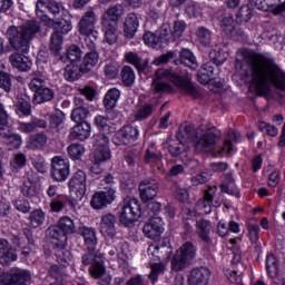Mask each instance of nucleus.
<instances>
[{"mask_svg":"<svg viewBox=\"0 0 285 285\" xmlns=\"http://www.w3.org/2000/svg\"><path fill=\"white\" fill-rule=\"evenodd\" d=\"M41 32V24L37 20H28L20 26H9L6 31L8 43L14 53L9 56L12 68L19 72H30L32 60L28 55L33 39Z\"/></svg>","mask_w":285,"mask_h":285,"instance_id":"1","label":"nucleus"},{"mask_svg":"<svg viewBox=\"0 0 285 285\" xmlns=\"http://www.w3.org/2000/svg\"><path fill=\"white\" fill-rule=\"evenodd\" d=\"M249 66L252 82L258 95H268L271 83L277 90H285V72L277 65L271 60H262L253 56Z\"/></svg>","mask_w":285,"mask_h":285,"instance_id":"2","label":"nucleus"},{"mask_svg":"<svg viewBox=\"0 0 285 285\" xmlns=\"http://www.w3.org/2000/svg\"><path fill=\"white\" fill-rule=\"evenodd\" d=\"M179 141H190L195 139L196 153L206 154L215 149L222 139V130L215 126L195 129V125L185 122L180 125L176 135Z\"/></svg>","mask_w":285,"mask_h":285,"instance_id":"3","label":"nucleus"},{"mask_svg":"<svg viewBox=\"0 0 285 285\" xmlns=\"http://www.w3.org/2000/svg\"><path fill=\"white\" fill-rule=\"evenodd\" d=\"M186 76V71L181 70V67H177L175 70L173 69H158L156 71V77L153 81V90L155 92H171L173 87L168 85L166 81H171L176 86L180 87V92L184 95H189V97H194L197 99L199 97V91L195 88V85L190 82V80L184 78Z\"/></svg>","mask_w":285,"mask_h":285,"instance_id":"4","label":"nucleus"},{"mask_svg":"<svg viewBox=\"0 0 285 285\" xmlns=\"http://www.w3.org/2000/svg\"><path fill=\"white\" fill-rule=\"evenodd\" d=\"M102 181H105V184L108 186L102 188L100 191H96L90 202V205L95 208V210H101L110 206V204L117 199V188H115V185H112L115 184V177L109 174L104 177Z\"/></svg>","mask_w":285,"mask_h":285,"instance_id":"5","label":"nucleus"},{"mask_svg":"<svg viewBox=\"0 0 285 285\" xmlns=\"http://www.w3.org/2000/svg\"><path fill=\"white\" fill-rule=\"evenodd\" d=\"M81 264L82 266H89L88 273L92 279H101L106 275L104 254L97 250V247L92 249L86 247V252L81 256Z\"/></svg>","mask_w":285,"mask_h":285,"instance_id":"6","label":"nucleus"},{"mask_svg":"<svg viewBox=\"0 0 285 285\" xmlns=\"http://www.w3.org/2000/svg\"><path fill=\"white\" fill-rule=\"evenodd\" d=\"M197 259V246L190 242L184 243L171 259V271H184Z\"/></svg>","mask_w":285,"mask_h":285,"instance_id":"7","label":"nucleus"},{"mask_svg":"<svg viewBox=\"0 0 285 285\" xmlns=\"http://www.w3.org/2000/svg\"><path fill=\"white\" fill-rule=\"evenodd\" d=\"M63 10V4L55 0H38L36 3V14L41 21L49 26H55V20L48 18V13L52 17H59Z\"/></svg>","mask_w":285,"mask_h":285,"instance_id":"8","label":"nucleus"},{"mask_svg":"<svg viewBox=\"0 0 285 285\" xmlns=\"http://www.w3.org/2000/svg\"><path fill=\"white\" fill-rule=\"evenodd\" d=\"M141 217V207L139 206V202L137 199H130L124 207L121 208L119 222L122 226L130 228L137 219Z\"/></svg>","mask_w":285,"mask_h":285,"instance_id":"9","label":"nucleus"},{"mask_svg":"<svg viewBox=\"0 0 285 285\" xmlns=\"http://www.w3.org/2000/svg\"><path fill=\"white\" fill-rule=\"evenodd\" d=\"M50 176L53 181H66L70 177V163L60 156H55L51 159Z\"/></svg>","mask_w":285,"mask_h":285,"instance_id":"10","label":"nucleus"},{"mask_svg":"<svg viewBox=\"0 0 285 285\" xmlns=\"http://www.w3.org/2000/svg\"><path fill=\"white\" fill-rule=\"evenodd\" d=\"M68 187L70 193L78 195V199H83L88 190V176L86 171L78 169L69 179Z\"/></svg>","mask_w":285,"mask_h":285,"instance_id":"11","label":"nucleus"},{"mask_svg":"<svg viewBox=\"0 0 285 285\" xmlns=\"http://www.w3.org/2000/svg\"><path fill=\"white\" fill-rule=\"evenodd\" d=\"M139 137V129L137 127L127 125L118 130L112 137V144L116 146H128Z\"/></svg>","mask_w":285,"mask_h":285,"instance_id":"12","label":"nucleus"},{"mask_svg":"<svg viewBox=\"0 0 285 285\" xmlns=\"http://www.w3.org/2000/svg\"><path fill=\"white\" fill-rule=\"evenodd\" d=\"M138 190L144 204L153 202L159 193V181L157 179H145L139 183Z\"/></svg>","mask_w":285,"mask_h":285,"instance_id":"13","label":"nucleus"},{"mask_svg":"<svg viewBox=\"0 0 285 285\" xmlns=\"http://www.w3.org/2000/svg\"><path fill=\"white\" fill-rule=\"evenodd\" d=\"M95 23H97V13L92 10L87 11L78 23V32L82 37L98 35L97 30H95Z\"/></svg>","mask_w":285,"mask_h":285,"instance_id":"14","label":"nucleus"},{"mask_svg":"<svg viewBox=\"0 0 285 285\" xmlns=\"http://www.w3.org/2000/svg\"><path fill=\"white\" fill-rule=\"evenodd\" d=\"M219 78V67L213 65V62H206L200 67L199 72L197 73V80L203 86H208L210 81Z\"/></svg>","mask_w":285,"mask_h":285,"instance_id":"15","label":"nucleus"},{"mask_svg":"<svg viewBox=\"0 0 285 285\" xmlns=\"http://www.w3.org/2000/svg\"><path fill=\"white\" fill-rule=\"evenodd\" d=\"M48 128V121L46 119L32 116L29 122L18 121V130L23 135H30L37 132V130H46Z\"/></svg>","mask_w":285,"mask_h":285,"instance_id":"16","label":"nucleus"},{"mask_svg":"<svg viewBox=\"0 0 285 285\" xmlns=\"http://www.w3.org/2000/svg\"><path fill=\"white\" fill-rule=\"evenodd\" d=\"M142 233L149 239H159L164 233V220L161 217H153L142 227Z\"/></svg>","mask_w":285,"mask_h":285,"instance_id":"17","label":"nucleus"},{"mask_svg":"<svg viewBox=\"0 0 285 285\" xmlns=\"http://www.w3.org/2000/svg\"><path fill=\"white\" fill-rule=\"evenodd\" d=\"M46 237L55 248H66L68 236L57 225L46 230Z\"/></svg>","mask_w":285,"mask_h":285,"instance_id":"18","label":"nucleus"},{"mask_svg":"<svg viewBox=\"0 0 285 285\" xmlns=\"http://www.w3.org/2000/svg\"><path fill=\"white\" fill-rule=\"evenodd\" d=\"M73 104L76 108L71 111V121L76 124H87L86 119L90 117V109L86 107L83 99L80 97H76Z\"/></svg>","mask_w":285,"mask_h":285,"instance_id":"19","label":"nucleus"},{"mask_svg":"<svg viewBox=\"0 0 285 285\" xmlns=\"http://www.w3.org/2000/svg\"><path fill=\"white\" fill-rule=\"evenodd\" d=\"M3 285H28L30 284V273L24 269L13 268L7 276L6 282L1 281Z\"/></svg>","mask_w":285,"mask_h":285,"instance_id":"20","label":"nucleus"},{"mask_svg":"<svg viewBox=\"0 0 285 285\" xmlns=\"http://www.w3.org/2000/svg\"><path fill=\"white\" fill-rule=\"evenodd\" d=\"M210 279V269L208 267H195L188 276L189 285H208Z\"/></svg>","mask_w":285,"mask_h":285,"instance_id":"21","label":"nucleus"},{"mask_svg":"<svg viewBox=\"0 0 285 285\" xmlns=\"http://www.w3.org/2000/svg\"><path fill=\"white\" fill-rule=\"evenodd\" d=\"M147 253L151 257L150 262H161L163 259H168L173 250L168 245L155 243L149 245Z\"/></svg>","mask_w":285,"mask_h":285,"instance_id":"22","label":"nucleus"},{"mask_svg":"<svg viewBox=\"0 0 285 285\" xmlns=\"http://www.w3.org/2000/svg\"><path fill=\"white\" fill-rule=\"evenodd\" d=\"M215 195H217V187L209 186L205 190L203 198H200L196 204L198 210H200L205 215H210L213 210V199H215Z\"/></svg>","mask_w":285,"mask_h":285,"instance_id":"23","label":"nucleus"},{"mask_svg":"<svg viewBox=\"0 0 285 285\" xmlns=\"http://www.w3.org/2000/svg\"><path fill=\"white\" fill-rule=\"evenodd\" d=\"M117 224V217L114 214H105L101 217L100 223V233L104 237H108L109 239H115V235H117V228L115 225Z\"/></svg>","mask_w":285,"mask_h":285,"instance_id":"24","label":"nucleus"},{"mask_svg":"<svg viewBox=\"0 0 285 285\" xmlns=\"http://www.w3.org/2000/svg\"><path fill=\"white\" fill-rule=\"evenodd\" d=\"M125 61L130 63L136 68L138 75H144L148 72L149 61L148 59H144L139 53L135 51H128L125 53Z\"/></svg>","mask_w":285,"mask_h":285,"instance_id":"25","label":"nucleus"},{"mask_svg":"<svg viewBox=\"0 0 285 285\" xmlns=\"http://www.w3.org/2000/svg\"><path fill=\"white\" fill-rule=\"evenodd\" d=\"M31 91L33 92L32 101L35 106L48 104V101H52V99H55V90L50 89V87H46V85H42L36 89H31Z\"/></svg>","mask_w":285,"mask_h":285,"instance_id":"26","label":"nucleus"},{"mask_svg":"<svg viewBox=\"0 0 285 285\" xmlns=\"http://www.w3.org/2000/svg\"><path fill=\"white\" fill-rule=\"evenodd\" d=\"M175 66H185V68H189L190 70H197L199 68V62H197V57H195V53L190 51V49H183L179 52L178 60L174 61Z\"/></svg>","mask_w":285,"mask_h":285,"instance_id":"27","label":"nucleus"},{"mask_svg":"<svg viewBox=\"0 0 285 285\" xmlns=\"http://www.w3.org/2000/svg\"><path fill=\"white\" fill-rule=\"evenodd\" d=\"M139 30V17L135 13H128L124 21V36L126 39H135Z\"/></svg>","mask_w":285,"mask_h":285,"instance_id":"28","label":"nucleus"},{"mask_svg":"<svg viewBox=\"0 0 285 285\" xmlns=\"http://www.w3.org/2000/svg\"><path fill=\"white\" fill-rule=\"evenodd\" d=\"M11 262H17V253L10 243L2 238L0 239V264L8 266Z\"/></svg>","mask_w":285,"mask_h":285,"instance_id":"29","label":"nucleus"},{"mask_svg":"<svg viewBox=\"0 0 285 285\" xmlns=\"http://www.w3.org/2000/svg\"><path fill=\"white\" fill-rule=\"evenodd\" d=\"M124 12H125L124 6L121 4L111 6L101 16V21L107 23H116L119 26V19H121Z\"/></svg>","mask_w":285,"mask_h":285,"instance_id":"30","label":"nucleus"},{"mask_svg":"<svg viewBox=\"0 0 285 285\" xmlns=\"http://www.w3.org/2000/svg\"><path fill=\"white\" fill-rule=\"evenodd\" d=\"M118 28L119 27L116 23L101 21V30L105 35V41L109 46L117 43V39L119 37Z\"/></svg>","mask_w":285,"mask_h":285,"instance_id":"31","label":"nucleus"},{"mask_svg":"<svg viewBox=\"0 0 285 285\" xmlns=\"http://www.w3.org/2000/svg\"><path fill=\"white\" fill-rule=\"evenodd\" d=\"M97 63H99V52L88 51L79 66V72H81V75H88Z\"/></svg>","mask_w":285,"mask_h":285,"instance_id":"32","label":"nucleus"},{"mask_svg":"<svg viewBox=\"0 0 285 285\" xmlns=\"http://www.w3.org/2000/svg\"><path fill=\"white\" fill-rule=\"evenodd\" d=\"M7 130V132L3 131L0 135L8 150H19V148H21V145L23 144V138H21L19 134L10 131V129Z\"/></svg>","mask_w":285,"mask_h":285,"instance_id":"33","label":"nucleus"},{"mask_svg":"<svg viewBox=\"0 0 285 285\" xmlns=\"http://www.w3.org/2000/svg\"><path fill=\"white\" fill-rule=\"evenodd\" d=\"M156 110L157 104L155 102V100L140 104L135 112V118L137 119V121H144L148 119V117H151Z\"/></svg>","mask_w":285,"mask_h":285,"instance_id":"34","label":"nucleus"},{"mask_svg":"<svg viewBox=\"0 0 285 285\" xmlns=\"http://www.w3.org/2000/svg\"><path fill=\"white\" fill-rule=\"evenodd\" d=\"M62 46H63V36H61V32L56 31L51 33L50 43H49L50 52H52L55 57H59L60 61H66V58L61 56Z\"/></svg>","mask_w":285,"mask_h":285,"instance_id":"35","label":"nucleus"},{"mask_svg":"<svg viewBox=\"0 0 285 285\" xmlns=\"http://www.w3.org/2000/svg\"><path fill=\"white\" fill-rule=\"evenodd\" d=\"M79 235L83 237L86 248H89L90 250L97 248V232L95 228L81 227L79 229Z\"/></svg>","mask_w":285,"mask_h":285,"instance_id":"36","label":"nucleus"},{"mask_svg":"<svg viewBox=\"0 0 285 285\" xmlns=\"http://www.w3.org/2000/svg\"><path fill=\"white\" fill-rule=\"evenodd\" d=\"M48 144V135L40 131L29 137L28 147L30 150H43Z\"/></svg>","mask_w":285,"mask_h":285,"instance_id":"37","label":"nucleus"},{"mask_svg":"<svg viewBox=\"0 0 285 285\" xmlns=\"http://www.w3.org/2000/svg\"><path fill=\"white\" fill-rule=\"evenodd\" d=\"M124 159L130 168H135L141 164V150L129 147L124 151Z\"/></svg>","mask_w":285,"mask_h":285,"instance_id":"38","label":"nucleus"},{"mask_svg":"<svg viewBox=\"0 0 285 285\" xmlns=\"http://www.w3.org/2000/svg\"><path fill=\"white\" fill-rule=\"evenodd\" d=\"M157 32L164 48H166V46L169 43H173V41H176L173 27L168 22L163 23Z\"/></svg>","mask_w":285,"mask_h":285,"instance_id":"39","label":"nucleus"},{"mask_svg":"<svg viewBox=\"0 0 285 285\" xmlns=\"http://www.w3.org/2000/svg\"><path fill=\"white\" fill-rule=\"evenodd\" d=\"M197 235L204 244H210V223L206 219H200L196 223Z\"/></svg>","mask_w":285,"mask_h":285,"instance_id":"40","label":"nucleus"},{"mask_svg":"<svg viewBox=\"0 0 285 285\" xmlns=\"http://www.w3.org/2000/svg\"><path fill=\"white\" fill-rule=\"evenodd\" d=\"M62 233L68 237V235H75L77 233V225L75 220L68 216H63L58 220L56 225Z\"/></svg>","mask_w":285,"mask_h":285,"instance_id":"41","label":"nucleus"},{"mask_svg":"<svg viewBox=\"0 0 285 285\" xmlns=\"http://www.w3.org/2000/svg\"><path fill=\"white\" fill-rule=\"evenodd\" d=\"M121 97V91L117 88H111L107 91L104 98V106L107 110H112L117 106L119 98Z\"/></svg>","mask_w":285,"mask_h":285,"instance_id":"42","label":"nucleus"},{"mask_svg":"<svg viewBox=\"0 0 285 285\" xmlns=\"http://www.w3.org/2000/svg\"><path fill=\"white\" fill-rule=\"evenodd\" d=\"M90 131H91L90 124L78 122V125H76L72 128L71 135H73V137L76 139H79L80 141H86V139H88V137H90Z\"/></svg>","mask_w":285,"mask_h":285,"instance_id":"43","label":"nucleus"},{"mask_svg":"<svg viewBox=\"0 0 285 285\" xmlns=\"http://www.w3.org/2000/svg\"><path fill=\"white\" fill-rule=\"evenodd\" d=\"M266 273L272 279H275L279 275V261L273 254L266 257Z\"/></svg>","mask_w":285,"mask_h":285,"instance_id":"44","label":"nucleus"},{"mask_svg":"<svg viewBox=\"0 0 285 285\" xmlns=\"http://www.w3.org/2000/svg\"><path fill=\"white\" fill-rule=\"evenodd\" d=\"M66 120V114L63 111L57 109L55 114L49 117V128L59 132L61 126H63V121Z\"/></svg>","mask_w":285,"mask_h":285,"instance_id":"45","label":"nucleus"},{"mask_svg":"<svg viewBox=\"0 0 285 285\" xmlns=\"http://www.w3.org/2000/svg\"><path fill=\"white\" fill-rule=\"evenodd\" d=\"M142 40L145 41L146 46H149L150 48H156V50L164 48V43L161 42V39L159 38V33L157 31L155 33L147 31L146 33H144Z\"/></svg>","mask_w":285,"mask_h":285,"instance_id":"46","label":"nucleus"},{"mask_svg":"<svg viewBox=\"0 0 285 285\" xmlns=\"http://www.w3.org/2000/svg\"><path fill=\"white\" fill-rule=\"evenodd\" d=\"M120 77L126 88H130L131 86L135 85L136 76H135V69H132V67L124 66L120 71Z\"/></svg>","mask_w":285,"mask_h":285,"instance_id":"47","label":"nucleus"},{"mask_svg":"<svg viewBox=\"0 0 285 285\" xmlns=\"http://www.w3.org/2000/svg\"><path fill=\"white\" fill-rule=\"evenodd\" d=\"M196 38L200 46L208 48L213 43V33L205 27H199L196 31Z\"/></svg>","mask_w":285,"mask_h":285,"instance_id":"48","label":"nucleus"},{"mask_svg":"<svg viewBox=\"0 0 285 285\" xmlns=\"http://www.w3.org/2000/svg\"><path fill=\"white\" fill-rule=\"evenodd\" d=\"M43 222H46V213L41 209H35L29 215V226L30 228H39L43 226Z\"/></svg>","mask_w":285,"mask_h":285,"instance_id":"49","label":"nucleus"},{"mask_svg":"<svg viewBox=\"0 0 285 285\" xmlns=\"http://www.w3.org/2000/svg\"><path fill=\"white\" fill-rule=\"evenodd\" d=\"M150 264V274L148 275V279H150L151 283H156L159 279V275H164V271H166V266L161 264V261L159 262H149Z\"/></svg>","mask_w":285,"mask_h":285,"instance_id":"50","label":"nucleus"},{"mask_svg":"<svg viewBox=\"0 0 285 285\" xmlns=\"http://www.w3.org/2000/svg\"><path fill=\"white\" fill-rule=\"evenodd\" d=\"M10 128H12V118L6 110V106L0 102V130L3 132V130H10Z\"/></svg>","mask_w":285,"mask_h":285,"instance_id":"51","label":"nucleus"},{"mask_svg":"<svg viewBox=\"0 0 285 285\" xmlns=\"http://www.w3.org/2000/svg\"><path fill=\"white\" fill-rule=\"evenodd\" d=\"M220 27L223 28L224 32H228L229 35H232V37H235V35H237V30L235 29V19L230 13H227L223 17V19L220 20Z\"/></svg>","mask_w":285,"mask_h":285,"instance_id":"52","label":"nucleus"},{"mask_svg":"<svg viewBox=\"0 0 285 285\" xmlns=\"http://www.w3.org/2000/svg\"><path fill=\"white\" fill-rule=\"evenodd\" d=\"M56 250V259L58 264L61 266H69L70 261L72 259V254H70V250L66 249V247H55Z\"/></svg>","mask_w":285,"mask_h":285,"instance_id":"53","label":"nucleus"},{"mask_svg":"<svg viewBox=\"0 0 285 285\" xmlns=\"http://www.w3.org/2000/svg\"><path fill=\"white\" fill-rule=\"evenodd\" d=\"M49 275L50 277H53L56 282L60 285H63L66 279H68V274L63 272V268L59 267L58 265H52L49 268Z\"/></svg>","mask_w":285,"mask_h":285,"instance_id":"54","label":"nucleus"},{"mask_svg":"<svg viewBox=\"0 0 285 285\" xmlns=\"http://www.w3.org/2000/svg\"><path fill=\"white\" fill-rule=\"evenodd\" d=\"M110 159V148L108 147H97L94 153V161L96 165L104 164Z\"/></svg>","mask_w":285,"mask_h":285,"instance_id":"55","label":"nucleus"},{"mask_svg":"<svg viewBox=\"0 0 285 285\" xmlns=\"http://www.w3.org/2000/svg\"><path fill=\"white\" fill-rule=\"evenodd\" d=\"M63 75L67 81H77V79L81 78V71H79V67L75 65L67 66Z\"/></svg>","mask_w":285,"mask_h":285,"instance_id":"56","label":"nucleus"},{"mask_svg":"<svg viewBox=\"0 0 285 285\" xmlns=\"http://www.w3.org/2000/svg\"><path fill=\"white\" fill-rule=\"evenodd\" d=\"M43 85H46V76L40 71L33 72L32 79L29 82V89L35 90L36 88H41Z\"/></svg>","mask_w":285,"mask_h":285,"instance_id":"57","label":"nucleus"},{"mask_svg":"<svg viewBox=\"0 0 285 285\" xmlns=\"http://www.w3.org/2000/svg\"><path fill=\"white\" fill-rule=\"evenodd\" d=\"M228 179L229 184H224L220 186L222 193H226L227 195L239 198V189H237L235 186V179L233 178V176H229Z\"/></svg>","mask_w":285,"mask_h":285,"instance_id":"58","label":"nucleus"},{"mask_svg":"<svg viewBox=\"0 0 285 285\" xmlns=\"http://www.w3.org/2000/svg\"><path fill=\"white\" fill-rule=\"evenodd\" d=\"M86 153L83 145L81 144H71L68 147V154L71 159H81V155Z\"/></svg>","mask_w":285,"mask_h":285,"instance_id":"59","label":"nucleus"},{"mask_svg":"<svg viewBox=\"0 0 285 285\" xmlns=\"http://www.w3.org/2000/svg\"><path fill=\"white\" fill-rule=\"evenodd\" d=\"M236 17L240 21H245V23H247V21H250V19L253 18V9L249 4H244L239 8Z\"/></svg>","mask_w":285,"mask_h":285,"instance_id":"60","label":"nucleus"},{"mask_svg":"<svg viewBox=\"0 0 285 285\" xmlns=\"http://www.w3.org/2000/svg\"><path fill=\"white\" fill-rule=\"evenodd\" d=\"M66 59L71 63L81 59V49L77 45H72L67 50Z\"/></svg>","mask_w":285,"mask_h":285,"instance_id":"61","label":"nucleus"},{"mask_svg":"<svg viewBox=\"0 0 285 285\" xmlns=\"http://www.w3.org/2000/svg\"><path fill=\"white\" fill-rule=\"evenodd\" d=\"M209 62L214 66H217L218 68L219 66H223V63L226 62V56H224V52L222 51L212 50L209 52Z\"/></svg>","mask_w":285,"mask_h":285,"instance_id":"62","label":"nucleus"},{"mask_svg":"<svg viewBox=\"0 0 285 285\" xmlns=\"http://www.w3.org/2000/svg\"><path fill=\"white\" fill-rule=\"evenodd\" d=\"M184 144H185L184 141H179V140L178 142H171L168 146V151L173 157H179V155L186 151V146Z\"/></svg>","mask_w":285,"mask_h":285,"instance_id":"63","label":"nucleus"},{"mask_svg":"<svg viewBox=\"0 0 285 285\" xmlns=\"http://www.w3.org/2000/svg\"><path fill=\"white\" fill-rule=\"evenodd\" d=\"M0 88L4 90V92H10V90H12V75L4 71L0 76Z\"/></svg>","mask_w":285,"mask_h":285,"instance_id":"64","label":"nucleus"}]
</instances>
